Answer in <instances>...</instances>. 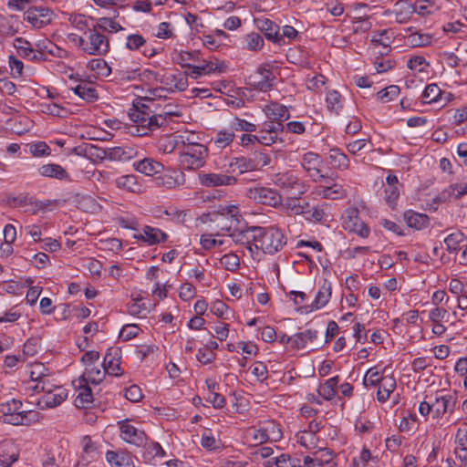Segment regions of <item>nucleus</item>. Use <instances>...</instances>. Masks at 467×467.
Instances as JSON below:
<instances>
[{
	"mask_svg": "<svg viewBox=\"0 0 467 467\" xmlns=\"http://www.w3.org/2000/svg\"><path fill=\"white\" fill-rule=\"evenodd\" d=\"M385 378L382 377V373L376 370L375 368H369L363 379V384L366 387H376L380 384V382L383 381Z\"/></svg>",
	"mask_w": 467,
	"mask_h": 467,
	"instance_id": "52",
	"label": "nucleus"
},
{
	"mask_svg": "<svg viewBox=\"0 0 467 467\" xmlns=\"http://www.w3.org/2000/svg\"><path fill=\"white\" fill-rule=\"evenodd\" d=\"M119 188L127 190L130 192H138L140 190V184L137 182L135 175H123L116 180Z\"/></svg>",
	"mask_w": 467,
	"mask_h": 467,
	"instance_id": "41",
	"label": "nucleus"
},
{
	"mask_svg": "<svg viewBox=\"0 0 467 467\" xmlns=\"http://www.w3.org/2000/svg\"><path fill=\"white\" fill-rule=\"evenodd\" d=\"M255 229L256 226L249 227L245 230H241L238 233H233L230 235L233 236L234 242L248 244L249 250L252 251V245L255 246Z\"/></svg>",
	"mask_w": 467,
	"mask_h": 467,
	"instance_id": "34",
	"label": "nucleus"
},
{
	"mask_svg": "<svg viewBox=\"0 0 467 467\" xmlns=\"http://www.w3.org/2000/svg\"><path fill=\"white\" fill-rule=\"evenodd\" d=\"M199 180L201 184L205 187L234 185L237 182V179L234 176L220 173L199 174Z\"/></svg>",
	"mask_w": 467,
	"mask_h": 467,
	"instance_id": "18",
	"label": "nucleus"
},
{
	"mask_svg": "<svg viewBox=\"0 0 467 467\" xmlns=\"http://www.w3.org/2000/svg\"><path fill=\"white\" fill-rule=\"evenodd\" d=\"M160 184L162 186L172 189L180 185H183L185 182V176L182 171H173L172 175H164Z\"/></svg>",
	"mask_w": 467,
	"mask_h": 467,
	"instance_id": "42",
	"label": "nucleus"
},
{
	"mask_svg": "<svg viewBox=\"0 0 467 467\" xmlns=\"http://www.w3.org/2000/svg\"><path fill=\"white\" fill-rule=\"evenodd\" d=\"M306 467H336L333 461L332 451L324 449L315 453V457L306 456L304 458Z\"/></svg>",
	"mask_w": 467,
	"mask_h": 467,
	"instance_id": "19",
	"label": "nucleus"
},
{
	"mask_svg": "<svg viewBox=\"0 0 467 467\" xmlns=\"http://www.w3.org/2000/svg\"><path fill=\"white\" fill-rule=\"evenodd\" d=\"M109 51V42L94 26L85 32L83 52L91 56H104Z\"/></svg>",
	"mask_w": 467,
	"mask_h": 467,
	"instance_id": "6",
	"label": "nucleus"
},
{
	"mask_svg": "<svg viewBox=\"0 0 467 467\" xmlns=\"http://www.w3.org/2000/svg\"><path fill=\"white\" fill-rule=\"evenodd\" d=\"M415 8L413 5L409 4L407 1H399L395 5V19L398 23H406L414 13Z\"/></svg>",
	"mask_w": 467,
	"mask_h": 467,
	"instance_id": "35",
	"label": "nucleus"
},
{
	"mask_svg": "<svg viewBox=\"0 0 467 467\" xmlns=\"http://www.w3.org/2000/svg\"><path fill=\"white\" fill-rule=\"evenodd\" d=\"M344 227L349 232L355 233L362 238L369 235V227L358 218V211L357 209H348L344 216Z\"/></svg>",
	"mask_w": 467,
	"mask_h": 467,
	"instance_id": "10",
	"label": "nucleus"
},
{
	"mask_svg": "<svg viewBox=\"0 0 467 467\" xmlns=\"http://www.w3.org/2000/svg\"><path fill=\"white\" fill-rule=\"evenodd\" d=\"M199 65L192 66L187 72V75L192 78H198L202 75H208L215 72L218 69V67L212 61L201 60L198 62Z\"/></svg>",
	"mask_w": 467,
	"mask_h": 467,
	"instance_id": "33",
	"label": "nucleus"
},
{
	"mask_svg": "<svg viewBox=\"0 0 467 467\" xmlns=\"http://www.w3.org/2000/svg\"><path fill=\"white\" fill-rule=\"evenodd\" d=\"M54 13L46 6H32L24 13V20L31 24L35 28H42L52 23Z\"/></svg>",
	"mask_w": 467,
	"mask_h": 467,
	"instance_id": "7",
	"label": "nucleus"
},
{
	"mask_svg": "<svg viewBox=\"0 0 467 467\" xmlns=\"http://www.w3.org/2000/svg\"><path fill=\"white\" fill-rule=\"evenodd\" d=\"M272 182L287 194L300 196L306 192V185L294 171L275 173L272 176Z\"/></svg>",
	"mask_w": 467,
	"mask_h": 467,
	"instance_id": "4",
	"label": "nucleus"
},
{
	"mask_svg": "<svg viewBox=\"0 0 467 467\" xmlns=\"http://www.w3.org/2000/svg\"><path fill=\"white\" fill-rule=\"evenodd\" d=\"M229 167L233 172L238 171L240 174L257 171L253 155L233 158L229 163Z\"/></svg>",
	"mask_w": 467,
	"mask_h": 467,
	"instance_id": "24",
	"label": "nucleus"
},
{
	"mask_svg": "<svg viewBox=\"0 0 467 467\" xmlns=\"http://www.w3.org/2000/svg\"><path fill=\"white\" fill-rule=\"evenodd\" d=\"M140 330V329L137 325H134V324L125 325L119 333V338H121L123 341H128L130 339H132L139 335Z\"/></svg>",
	"mask_w": 467,
	"mask_h": 467,
	"instance_id": "63",
	"label": "nucleus"
},
{
	"mask_svg": "<svg viewBox=\"0 0 467 467\" xmlns=\"http://www.w3.org/2000/svg\"><path fill=\"white\" fill-rule=\"evenodd\" d=\"M191 134H174L169 140L171 144L170 151H173L175 149L182 150V148H188L192 145H199L200 143L194 142L191 140Z\"/></svg>",
	"mask_w": 467,
	"mask_h": 467,
	"instance_id": "40",
	"label": "nucleus"
},
{
	"mask_svg": "<svg viewBox=\"0 0 467 467\" xmlns=\"http://www.w3.org/2000/svg\"><path fill=\"white\" fill-rule=\"evenodd\" d=\"M180 162L183 169L195 170L202 167L208 157V149L202 145H192L182 148L180 152Z\"/></svg>",
	"mask_w": 467,
	"mask_h": 467,
	"instance_id": "5",
	"label": "nucleus"
},
{
	"mask_svg": "<svg viewBox=\"0 0 467 467\" xmlns=\"http://www.w3.org/2000/svg\"><path fill=\"white\" fill-rule=\"evenodd\" d=\"M106 460L113 467H135L131 455L126 451H108Z\"/></svg>",
	"mask_w": 467,
	"mask_h": 467,
	"instance_id": "27",
	"label": "nucleus"
},
{
	"mask_svg": "<svg viewBox=\"0 0 467 467\" xmlns=\"http://www.w3.org/2000/svg\"><path fill=\"white\" fill-rule=\"evenodd\" d=\"M38 172L43 177L70 181L68 172L59 164L48 163L38 168Z\"/></svg>",
	"mask_w": 467,
	"mask_h": 467,
	"instance_id": "25",
	"label": "nucleus"
},
{
	"mask_svg": "<svg viewBox=\"0 0 467 467\" xmlns=\"http://www.w3.org/2000/svg\"><path fill=\"white\" fill-rule=\"evenodd\" d=\"M408 40L413 47H425L431 44L432 36L429 34L414 33L408 36Z\"/></svg>",
	"mask_w": 467,
	"mask_h": 467,
	"instance_id": "54",
	"label": "nucleus"
},
{
	"mask_svg": "<svg viewBox=\"0 0 467 467\" xmlns=\"http://www.w3.org/2000/svg\"><path fill=\"white\" fill-rule=\"evenodd\" d=\"M231 129L236 131L254 132L256 130V125L245 119L235 118L231 122Z\"/></svg>",
	"mask_w": 467,
	"mask_h": 467,
	"instance_id": "57",
	"label": "nucleus"
},
{
	"mask_svg": "<svg viewBox=\"0 0 467 467\" xmlns=\"http://www.w3.org/2000/svg\"><path fill=\"white\" fill-rule=\"evenodd\" d=\"M255 248L262 250L265 254H275L286 244V237L284 233L275 226L259 227L255 229Z\"/></svg>",
	"mask_w": 467,
	"mask_h": 467,
	"instance_id": "2",
	"label": "nucleus"
},
{
	"mask_svg": "<svg viewBox=\"0 0 467 467\" xmlns=\"http://www.w3.org/2000/svg\"><path fill=\"white\" fill-rule=\"evenodd\" d=\"M404 220L409 227L418 231L427 228L430 224V217L427 214L412 210L404 213Z\"/></svg>",
	"mask_w": 467,
	"mask_h": 467,
	"instance_id": "26",
	"label": "nucleus"
},
{
	"mask_svg": "<svg viewBox=\"0 0 467 467\" xmlns=\"http://www.w3.org/2000/svg\"><path fill=\"white\" fill-rule=\"evenodd\" d=\"M16 41L26 46V48H21L20 51V57H22L23 58H27L33 62H41L47 60V57L44 51L33 49L29 41L22 37H17Z\"/></svg>",
	"mask_w": 467,
	"mask_h": 467,
	"instance_id": "31",
	"label": "nucleus"
},
{
	"mask_svg": "<svg viewBox=\"0 0 467 467\" xmlns=\"http://www.w3.org/2000/svg\"><path fill=\"white\" fill-rule=\"evenodd\" d=\"M275 78L269 68L259 67L256 74L249 77L248 84L255 90L266 92L272 88Z\"/></svg>",
	"mask_w": 467,
	"mask_h": 467,
	"instance_id": "11",
	"label": "nucleus"
},
{
	"mask_svg": "<svg viewBox=\"0 0 467 467\" xmlns=\"http://www.w3.org/2000/svg\"><path fill=\"white\" fill-rule=\"evenodd\" d=\"M87 102H94L98 99V92L90 83L82 82L81 91L78 96Z\"/></svg>",
	"mask_w": 467,
	"mask_h": 467,
	"instance_id": "55",
	"label": "nucleus"
},
{
	"mask_svg": "<svg viewBox=\"0 0 467 467\" xmlns=\"http://www.w3.org/2000/svg\"><path fill=\"white\" fill-rule=\"evenodd\" d=\"M67 398V390L64 387L53 389V391L44 394L37 400V407L40 410L54 408L60 405Z\"/></svg>",
	"mask_w": 467,
	"mask_h": 467,
	"instance_id": "16",
	"label": "nucleus"
},
{
	"mask_svg": "<svg viewBox=\"0 0 467 467\" xmlns=\"http://www.w3.org/2000/svg\"><path fill=\"white\" fill-rule=\"evenodd\" d=\"M371 42L374 45H380L386 47L391 43V37L389 36L387 29L378 30L373 33Z\"/></svg>",
	"mask_w": 467,
	"mask_h": 467,
	"instance_id": "62",
	"label": "nucleus"
},
{
	"mask_svg": "<svg viewBox=\"0 0 467 467\" xmlns=\"http://www.w3.org/2000/svg\"><path fill=\"white\" fill-rule=\"evenodd\" d=\"M221 214L231 220L232 223H234V226H237L242 219L238 207L234 205L223 207L221 209Z\"/></svg>",
	"mask_w": 467,
	"mask_h": 467,
	"instance_id": "58",
	"label": "nucleus"
},
{
	"mask_svg": "<svg viewBox=\"0 0 467 467\" xmlns=\"http://www.w3.org/2000/svg\"><path fill=\"white\" fill-rule=\"evenodd\" d=\"M188 75L187 72L182 73H164L160 78V83L162 84L167 91H183L188 87Z\"/></svg>",
	"mask_w": 467,
	"mask_h": 467,
	"instance_id": "13",
	"label": "nucleus"
},
{
	"mask_svg": "<svg viewBox=\"0 0 467 467\" xmlns=\"http://www.w3.org/2000/svg\"><path fill=\"white\" fill-rule=\"evenodd\" d=\"M244 41L246 49L251 51L261 50L265 44L264 38L261 36V35L255 32L247 34L244 37Z\"/></svg>",
	"mask_w": 467,
	"mask_h": 467,
	"instance_id": "47",
	"label": "nucleus"
},
{
	"mask_svg": "<svg viewBox=\"0 0 467 467\" xmlns=\"http://www.w3.org/2000/svg\"><path fill=\"white\" fill-rule=\"evenodd\" d=\"M396 388V380L392 377H386L382 384L379 385L377 399L379 402H385Z\"/></svg>",
	"mask_w": 467,
	"mask_h": 467,
	"instance_id": "39",
	"label": "nucleus"
},
{
	"mask_svg": "<svg viewBox=\"0 0 467 467\" xmlns=\"http://www.w3.org/2000/svg\"><path fill=\"white\" fill-rule=\"evenodd\" d=\"M105 374L106 371L104 368L101 370L98 367H92L90 368H87L83 375H85L87 382L97 385L104 379Z\"/></svg>",
	"mask_w": 467,
	"mask_h": 467,
	"instance_id": "48",
	"label": "nucleus"
},
{
	"mask_svg": "<svg viewBox=\"0 0 467 467\" xmlns=\"http://www.w3.org/2000/svg\"><path fill=\"white\" fill-rule=\"evenodd\" d=\"M400 88L396 85H390L377 93V98L381 102H389L398 97Z\"/></svg>",
	"mask_w": 467,
	"mask_h": 467,
	"instance_id": "50",
	"label": "nucleus"
},
{
	"mask_svg": "<svg viewBox=\"0 0 467 467\" xmlns=\"http://www.w3.org/2000/svg\"><path fill=\"white\" fill-rule=\"evenodd\" d=\"M221 265L228 271H235L240 265L239 257L234 254H224L221 260Z\"/></svg>",
	"mask_w": 467,
	"mask_h": 467,
	"instance_id": "59",
	"label": "nucleus"
},
{
	"mask_svg": "<svg viewBox=\"0 0 467 467\" xmlns=\"http://www.w3.org/2000/svg\"><path fill=\"white\" fill-rule=\"evenodd\" d=\"M467 193V184H452L447 189L443 190L435 199L436 202H445L450 201L451 197L459 199Z\"/></svg>",
	"mask_w": 467,
	"mask_h": 467,
	"instance_id": "28",
	"label": "nucleus"
},
{
	"mask_svg": "<svg viewBox=\"0 0 467 467\" xmlns=\"http://www.w3.org/2000/svg\"><path fill=\"white\" fill-rule=\"evenodd\" d=\"M199 51H181L177 56L176 61L182 67L190 69L193 65L190 64L189 61L199 62Z\"/></svg>",
	"mask_w": 467,
	"mask_h": 467,
	"instance_id": "45",
	"label": "nucleus"
},
{
	"mask_svg": "<svg viewBox=\"0 0 467 467\" xmlns=\"http://www.w3.org/2000/svg\"><path fill=\"white\" fill-rule=\"evenodd\" d=\"M18 32V19L16 16H0V35L12 36Z\"/></svg>",
	"mask_w": 467,
	"mask_h": 467,
	"instance_id": "36",
	"label": "nucleus"
},
{
	"mask_svg": "<svg viewBox=\"0 0 467 467\" xmlns=\"http://www.w3.org/2000/svg\"><path fill=\"white\" fill-rule=\"evenodd\" d=\"M456 402L457 398L454 394L436 398L435 408L433 410V418L439 419L447 412L451 414L454 411Z\"/></svg>",
	"mask_w": 467,
	"mask_h": 467,
	"instance_id": "21",
	"label": "nucleus"
},
{
	"mask_svg": "<svg viewBox=\"0 0 467 467\" xmlns=\"http://www.w3.org/2000/svg\"><path fill=\"white\" fill-rule=\"evenodd\" d=\"M73 386L78 392L76 398V406L79 408L88 407L93 401L92 390L88 386V382L85 375H81L78 379L73 380Z\"/></svg>",
	"mask_w": 467,
	"mask_h": 467,
	"instance_id": "15",
	"label": "nucleus"
},
{
	"mask_svg": "<svg viewBox=\"0 0 467 467\" xmlns=\"http://www.w3.org/2000/svg\"><path fill=\"white\" fill-rule=\"evenodd\" d=\"M248 197L258 203L272 207H276L282 202V197L275 190L263 186L250 188Z\"/></svg>",
	"mask_w": 467,
	"mask_h": 467,
	"instance_id": "8",
	"label": "nucleus"
},
{
	"mask_svg": "<svg viewBox=\"0 0 467 467\" xmlns=\"http://www.w3.org/2000/svg\"><path fill=\"white\" fill-rule=\"evenodd\" d=\"M133 167L137 171L143 173L146 176H153L161 173L164 169L161 162L152 158H144L139 161H135L133 163Z\"/></svg>",
	"mask_w": 467,
	"mask_h": 467,
	"instance_id": "22",
	"label": "nucleus"
},
{
	"mask_svg": "<svg viewBox=\"0 0 467 467\" xmlns=\"http://www.w3.org/2000/svg\"><path fill=\"white\" fill-rule=\"evenodd\" d=\"M441 97V90L437 84H429L422 92V99L425 103H433L439 101Z\"/></svg>",
	"mask_w": 467,
	"mask_h": 467,
	"instance_id": "46",
	"label": "nucleus"
},
{
	"mask_svg": "<svg viewBox=\"0 0 467 467\" xmlns=\"http://www.w3.org/2000/svg\"><path fill=\"white\" fill-rule=\"evenodd\" d=\"M88 67L96 71L97 74L108 77L111 73L110 67L108 66L107 62L102 58H95L91 59L88 62Z\"/></svg>",
	"mask_w": 467,
	"mask_h": 467,
	"instance_id": "49",
	"label": "nucleus"
},
{
	"mask_svg": "<svg viewBox=\"0 0 467 467\" xmlns=\"http://www.w3.org/2000/svg\"><path fill=\"white\" fill-rule=\"evenodd\" d=\"M463 234L461 232H455L449 234L445 239L447 250L450 253L456 252L459 249V244L463 241Z\"/></svg>",
	"mask_w": 467,
	"mask_h": 467,
	"instance_id": "53",
	"label": "nucleus"
},
{
	"mask_svg": "<svg viewBox=\"0 0 467 467\" xmlns=\"http://www.w3.org/2000/svg\"><path fill=\"white\" fill-rule=\"evenodd\" d=\"M328 163L335 169L347 170L349 167L348 156L338 148H332L328 151Z\"/></svg>",
	"mask_w": 467,
	"mask_h": 467,
	"instance_id": "30",
	"label": "nucleus"
},
{
	"mask_svg": "<svg viewBox=\"0 0 467 467\" xmlns=\"http://www.w3.org/2000/svg\"><path fill=\"white\" fill-rule=\"evenodd\" d=\"M154 99L149 97L137 98L132 103V109L129 111L130 119L136 123V134L145 136L149 131H153L168 124L173 117L181 116L178 110H174L172 105L167 104L161 112L154 113L151 105Z\"/></svg>",
	"mask_w": 467,
	"mask_h": 467,
	"instance_id": "1",
	"label": "nucleus"
},
{
	"mask_svg": "<svg viewBox=\"0 0 467 467\" xmlns=\"http://www.w3.org/2000/svg\"><path fill=\"white\" fill-rule=\"evenodd\" d=\"M319 162L318 154L308 151L303 156L302 166L306 171H314V167H317Z\"/></svg>",
	"mask_w": 467,
	"mask_h": 467,
	"instance_id": "61",
	"label": "nucleus"
},
{
	"mask_svg": "<svg viewBox=\"0 0 467 467\" xmlns=\"http://www.w3.org/2000/svg\"><path fill=\"white\" fill-rule=\"evenodd\" d=\"M424 66H428V62L426 61L425 57L421 56L411 57L407 62V67L410 69L418 72L424 71Z\"/></svg>",
	"mask_w": 467,
	"mask_h": 467,
	"instance_id": "64",
	"label": "nucleus"
},
{
	"mask_svg": "<svg viewBox=\"0 0 467 467\" xmlns=\"http://www.w3.org/2000/svg\"><path fill=\"white\" fill-rule=\"evenodd\" d=\"M119 350L118 348H109L103 359L102 367L106 373L113 376L119 375L120 361H119Z\"/></svg>",
	"mask_w": 467,
	"mask_h": 467,
	"instance_id": "23",
	"label": "nucleus"
},
{
	"mask_svg": "<svg viewBox=\"0 0 467 467\" xmlns=\"http://www.w3.org/2000/svg\"><path fill=\"white\" fill-rule=\"evenodd\" d=\"M331 284L327 280L324 281L322 285L320 286L317 294L316 296L315 300L309 306H302L297 308V311L300 313H308L313 310L320 309L324 307L329 301L331 297Z\"/></svg>",
	"mask_w": 467,
	"mask_h": 467,
	"instance_id": "14",
	"label": "nucleus"
},
{
	"mask_svg": "<svg viewBox=\"0 0 467 467\" xmlns=\"http://www.w3.org/2000/svg\"><path fill=\"white\" fill-rule=\"evenodd\" d=\"M255 25L268 41L279 47L287 44L285 40L279 36L280 26L275 22L268 18H258L255 20Z\"/></svg>",
	"mask_w": 467,
	"mask_h": 467,
	"instance_id": "12",
	"label": "nucleus"
},
{
	"mask_svg": "<svg viewBox=\"0 0 467 467\" xmlns=\"http://www.w3.org/2000/svg\"><path fill=\"white\" fill-rule=\"evenodd\" d=\"M338 382V376H335L326 380V382L317 389L319 396H321L326 400H333L336 396V389L337 388Z\"/></svg>",
	"mask_w": 467,
	"mask_h": 467,
	"instance_id": "37",
	"label": "nucleus"
},
{
	"mask_svg": "<svg viewBox=\"0 0 467 467\" xmlns=\"http://www.w3.org/2000/svg\"><path fill=\"white\" fill-rule=\"evenodd\" d=\"M317 330L307 329L304 332L296 333L293 336V348H304L308 341L312 342L317 338Z\"/></svg>",
	"mask_w": 467,
	"mask_h": 467,
	"instance_id": "38",
	"label": "nucleus"
},
{
	"mask_svg": "<svg viewBox=\"0 0 467 467\" xmlns=\"http://www.w3.org/2000/svg\"><path fill=\"white\" fill-rule=\"evenodd\" d=\"M34 410H22V402L12 399L0 404V421L12 425H29L36 420Z\"/></svg>",
	"mask_w": 467,
	"mask_h": 467,
	"instance_id": "3",
	"label": "nucleus"
},
{
	"mask_svg": "<svg viewBox=\"0 0 467 467\" xmlns=\"http://www.w3.org/2000/svg\"><path fill=\"white\" fill-rule=\"evenodd\" d=\"M320 194L326 199L335 200L343 195V189L341 185L333 184L331 186L323 187Z\"/></svg>",
	"mask_w": 467,
	"mask_h": 467,
	"instance_id": "60",
	"label": "nucleus"
},
{
	"mask_svg": "<svg viewBox=\"0 0 467 467\" xmlns=\"http://www.w3.org/2000/svg\"><path fill=\"white\" fill-rule=\"evenodd\" d=\"M341 95L337 90H330L327 94L326 102L330 111L337 113L341 109L340 104Z\"/></svg>",
	"mask_w": 467,
	"mask_h": 467,
	"instance_id": "51",
	"label": "nucleus"
},
{
	"mask_svg": "<svg viewBox=\"0 0 467 467\" xmlns=\"http://www.w3.org/2000/svg\"><path fill=\"white\" fill-rule=\"evenodd\" d=\"M94 26L100 31H107L109 33H115L119 30H122V26L109 17H101L99 19L98 23L94 25Z\"/></svg>",
	"mask_w": 467,
	"mask_h": 467,
	"instance_id": "44",
	"label": "nucleus"
},
{
	"mask_svg": "<svg viewBox=\"0 0 467 467\" xmlns=\"http://www.w3.org/2000/svg\"><path fill=\"white\" fill-rule=\"evenodd\" d=\"M265 111L267 118L273 121L282 123L290 118L287 108L276 102L266 106Z\"/></svg>",
	"mask_w": 467,
	"mask_h": 467,
	"instance_id": "29",
	"label": "nucleus"
},
{
	"mask_svg": "<svg viewBox=\"0 0 467 467\" xmlns=\"http://www.w3.org/2000/svg\"><path fill=\"white\" fill-rule=\"evenodd\" d=\"M19 457V451L12 441H5L0 445V465L10 467Z\"/></svg>",
	"mask_w": 467,
	"mask_h": 467,
	"instance_id": "20",
	"label": "nucleus"
},
{
	"mask_svg": "<svg viewBox=\"0 0 467 467\" xmlns=\"http://www.w3.org/2000/svg\"><path fill=\"white\" fill-rule=\"evenodd\" d=\"M137 151L131 147L109 148V160L113 161H128L136 157Z\"/></svg>",
	"mask_w": 467,
	"mask_h": 467,
	"instance_id": "32",
	"label": "nucleus"
},
{
	"mask_svg": "<svg viewBox=\"0 0 467 467\" xmlns=\"http://www.w3.org/2000/svg\"><path fill=\"white\" fill-rule=\"evenodd\" d=\"M69 23L75 28L83 31L84 33L88 29H91L88 25V19L86 16L82 14H72L68 17Z\"/></svg>",
	"mask_w": 467,
	"mask_h": 467,
	"instance_id": "56",
	"label": "nucleus"
},
{
	"mask_svg": "<svg viewBox=\"0 0 467 467\" xmlns=\"http://www.w3.org/2000/svg\"><path fill=\"white\" fill-rule=\"evenodd\" d=\"M133 237L138 241L146 243L148 245H155L166 242L168 234L159 228L145 225L142 234H134Z\"/></svg>",
	"mask_w": 467,
	"mask_h": 467,
	"instance_id": "17",
	"label": "nucleus"
},
{
	"mask_svg": "<svg viewBox=\"0 0 467 467\" xmlns=\"http://www.w3.org/2000/svg\"><path fill=\"white\" fill-rule=\"evenodd\" d=\"M234 139V133L233 130H223L216 133V135L212 139V142H213L217 148L223 149L230 145Z\"/></svg>",
	"mask_w": 467,
	"mask_h": 467,
	"instance_id": "43",
	"label": "nucleus"
},
{
	"mask_svg": "<svg viewBox=\"0 0 467 467\" xmlns=\"http://www.w3.org/2000/svg\"><path fill=\"white\" fill-rule=\"evenodd\" d=\"M118 425L120 431V438L124 441L138 447L146 444L148 438L144 431L131 425L129 420H120Z\"/></svg>",
	"mask_w": 467,
	"mask_h": 467,
	"instance_id": "9",
	"label": "nucleus"
}]
</instances>
